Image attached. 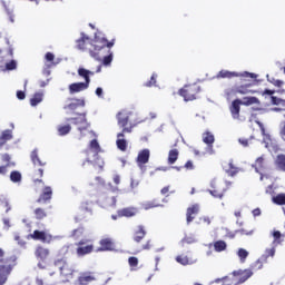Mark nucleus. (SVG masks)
Returning <instances> with one entry per match:
<instances>
[{
	"mask_svg": "<svg viewBox=\"0 0 285 285\" xmlns=\"http://www.w3.org/2000/svg\"><path fill=\"white\" fill-rule=\"evenodd\" d=\"M199 215V205L195 204L187 208L186 212V222L187 224H191L194 222L195 217Z\"/></svg>",
	"mask_w": 285,
	"mask_h": 285,
	"instance_id": "20",
	"label": "nucleus"
},
{
	"mask_svg": "<svg viewBox=\"0 0 285 285\" xmlns=\"http://www.w3.org/2000/svg\"><path fill=\"white\" fill-rule=\"evenodd\" d=\"M203 141L208 146L209 149L213 150V144H215V135L210 131H205L203 134Z\"/></svg>",
	"mask_w": 285,
	"mask_h": 285,
	"instance_id": "27",
	"label": "nucleus"
},
{
	"mask_svg": "<svg viewBox=\"0 0 285 285\" xmlns=\"http://www.w3.org/2000/svg\"><path fill=\"white\" fill-rule=\"evenodd\" d=\"M43 101V94L42 92H36L33 97L30 99L31 106H39Z\"/></svg>",
	"mask_w": 285,
	"mask_h": 285,
	"instance_id": "38",
	"label": "nucleus"
},
{
	"mask_svg": "<svg viewBox=\"0 0 285 285\" xmlns=\"http://www.w3.org/2000/svg\"><path fill=\"white\" fill-rule=\"evenodd\" d=\"M148 161H150V149L140 150L136 158L137 165L141 168V166H146Z\"/></svg>",
	"mask_w": 285,
	"mask_h": 285,
	"instance_id": "17",
	"label": "nucleus"
},
{
	"mask_svg": "<svg viewBox=\"0 0 285 285\" xmlns=\"http://www.w3.org/2000/svg\"><path fill=\"white\" fill-rule=\"evenodd\" d=\"M179 159V149H170L168 153L167 161L169 166H173Z\"/></svg>",
	"mask_w": 285,
	"mask_h": 285,
	"instance_id": "29",
	"label": "nucleus"
},
{
	"mask_svg": "<svg viewBox=\"0 0 285 285\" xmlns=\"http://www.w3.org/2000/svg\"><path fill=\"white\" fill-rule=\"evenodd\" d=\"M78 117L67 118L66 121H72L75 126H79V132H83V130H88L90 124H88V119L86 118V114H77Z\"/></svg>",
	"mask_w": 285,
	"mask_h": 285,
	"instance_id": "9",
	"label": "nucleus"
},
{
	"mask_svg": "<svg viewBox=\"0 0 285 285\" xmlns=\"http://www.w3.org/2000/svg\"><path fill=\"white\" fill-rule=\"evenodd\" d=\"M30 237L36 242H42V244H50V242H52V235L38 229L33 230Z\"/></svg>",
	"mask_w": 285,
	"mask_h": 285,
	"instance_id": "14",
	"label": "nucleus"
},
{
	"mask_svg": "<svg viewBox=\"0 0 285 285\" xmlns=\"http://www.w3.org/2000/svg\"><path fill=\"white\" fill-rule=\"evenodd\" d=\"M253 85L246 83V85H239L235 86L230 90L226 91V96L230 97V95H255L257 90L250 89Z\"/></svg>",
	"mask_w": 285,
	"mask_h": 285,
	"instance_id": "8",
	"label": "nucleus"
},
{
	"mask_svg": "<svg viewBox=\"0 0 285 285\" xmlns=\"http://www.w3.org/2000/svg\"><path fill=\"white\" fill-rule=\"evenodd\" d=\"M242 104L243 106H259L261 101L257 97H244Z\"/></svg>",
	"mask_w": 285,
	"mask_h": 285,
	"instance_id": "34",
	"label": "nucleus"
},
{
	"mask_svg": "<svg viewBox=\"0 0 285 285\" xmlns=\"http://www.w3.org/2000/svg\"><path fill=\"white\" fill-rule=\"evenodd\" d=\"M86 106V101L82 99H73V102H70L69 105L65 106V110H77V108H81Z\"/></svg>",
	"mask_w": 285,
	"mask_h": 285,
	"instance_id": "26",
	"label": "nucleus"
},
{
	"mask_svg": "<svg viewBox=\"0 0 285 285\" xmlns=\"http://www.w3.org/2000/svg\"><path fill=\"white\" fill-rule=\"evenodd\" d=\"M35 177H43V168H39L35 170Z\"/></svg>",
	"mask_w": 285,
	"mask_h": 285,
	"instance_id": "63",
	"label": "nucleus"
},
{
	"mask_svg": "<svg viewBox=\"0 0 285 285\" xmlns=\"http://www.w3.org/2000/svg\"><path fill=\"white\" fill-rule=\"evenodd\" d=\"M12 57H14V52L11 46L7 49H0V70L2 72L17 70V61Z\"/></svg>",
	"mask_w": 285,
	"mask_h": 285,
	"instance_id": "4",
	"label": "nucleus"
},
{
	"mask_svg": "<svg viewBox=\"0 0 285 285\" xmlns=\"http://www.w3.org/2000/svg\"><path fill=\"white\" fill-rule=\"evenodd\" d=\"M226 248L227 245L224 240H217L214 243V250H216V253H223V250H226Z\"/></svg>",
	"mask_w": 285,
	"mask_h": 285,
	"instance_id": "40",
	"label": "nucleus"
},
{
	"mask_svg": "<svg viewBox=\"0 0 285 285\" xmlns=\"http://www.w3.org/2000/svg\"><path fill=\"white\" fill-rule=\"evenodd\" d=\"M86 164L89 166H92L94 170L97 175L104 173V167L106 166V163L104 161V158L97 156L95 160L87 159L82 163V168H86Z\"/></svg>",
	"mask_w": 285,
	"mask_h": 285,
	"instance_id": "11",
	"label": "nucleus"
},
{
	"mask_svg": "<svg viewBox=\"0 0 285 285\" xmlns=\"http://www.w3.org/2000/svg\"><path fill=\"white\" fill-rule=\"evenodd\" d=\"M90 150H94L96 155H99L101 153V146L99 145V141L97 139H92L89 144Z\"/></svg>",
	"mask_w": 285,
	"mask_h": 285,
	"instance_id": "42",
	"label": "nucleus"
},
{
	"mask_svg": "<svg viewBox=\"0 0 285 285\" xmlns=\"http://www.w3.org/2000/svg\"><path fill=\"white\" fill-rule=\"evenodd\" d=\"M128 264H129L130 268H137V266H139V258H137L135 256H130L128 258Z\"/></svg>",
	"mask_w": 285,
	"mask_h": 285,
	"instance_id": "50",
	"label": "nucleus"
},
{
	"mask_svg": "<svg viewBox=\"0 0 285 285\" xmlns=\"http://www.w3.org/2000/svg\"><path fill=\"white\" fill-rule=\"evenodd\" d=\"M21 179H22V176H21V174L19 171H17V170L11 171L10 180L13 184H19V181H21Z\"/></svg>",
	"mask_w": 285,
	"mask_h": 285,
	"instance_id": "44",
	"label": "nucleus"
},
{
	"mask_svg": "<svg viewBox=\"0 0 285 285\" xmlns=\"http://www.w3.org/2000/svg\"><path fill=\"white\" fill-rule=\"evenodd\" d=\"M210 188L212 190H223V193H226V187H224V183L222 180H212Z\"/></svg>",
	"mask_w": 285,
	"mask_h": 285,
	"instance_id": "36",
	"label": "nucleus"
},
{
	"mask_svg": "<svg viewBox=\"0 0 285 285\" xmlns=\"http://www.w3.org/2000/svg\"><path fill=\"white\" fill-rule=\"evenodd\" d=\"M1 161L6 164L4 166H7V168H10V166H14V164H12V157H10L9 154H2Z\"/></svg>",
	"mask_w": 285,
	"mask_h": 285,
	"instance_id": "46",
	"label": "nucleus"
},
{
	"mask_svg": "<svg viewBox=\"0 0 285 285\" xmlns=\"http://www.w3.org/2000/svg\"><path fill=\"white\" fill-rule=\"evenodd\" d=\"M0 137H2V139H4L7 142L10 141L12 139V130H3Z\"/></svg>",
	"mask_w": 285,
	"mask_h": 285,
	"instance_id": "51",
	"label": "nucleus"
},
{
	"mask_svg": "<svg viewBox=\"0 0 285 285\" xmlns=\"http://www.w3.org/2000/svg\"><path fill=\"white\" fill-rule=\"evenodd\" d=\"M243 102L240 99L233 100L232 105L229 106V111L233 119H239V112L242 110Z\"/></svg>",
	"mask_w": 285,
	"mask_h": 285,
	"instance_id": "19",
	"label": "nucleus"
},
{
	"mask_svg": "<svg viewBox=\"0 0 285 285\" xmlns=\"http://www.w3.org/2000/svg\"><path fill=\"white\" fill-rule=\"evenodd\" d=\"M273 204H276V206H285V194H278L272 198Z\"/></svg>",
	"mask_w": 285,
	"mask_h": 285,
	"instance_id": "39",
	"label": "nucleus"
},
{
	"mask_svg": "<svg viewBox=\"0 0 285 285\" xmlns=\"http://www.w3.org/2000/svg\"><path fill=\"white\" fill-rule=\"evenodd\" d=\"M208 193L212 195V197H215V199H224V195L226 194L220 189H208Z\"/></svg>",
	"mask_w": 285,
	"mask_h": 285,
	"instance_id": "43",
	"label": "nucleus"
},
{
	"mask_svg": "<svg viewBox=\"0 0 285 285\" xmlns=\"http://www.w3.org/2000/svg\"><path fill=\"white\" fill-rule=\"evenodd\" d=\"M107 206H117V197L111 196L106 198Z\"/></svg>",
	"mask_w": 285,
	"mask_h": 285,
	"instance_id": "57",
	"label": "nucleus"
},
{
	"mask_svg": "<svg viewBox=\"0 0 285 285\" xmlns=\"http://www.w3.org/2000/svg\"><path fill=\"white\" fill-rule=\"evenodd\" d=\"M33 215H35V218L38 219V222H41V220L46 219V217H48V212H46L45 208L37 207L33 210Z\"/></svg>",
	"mask_w": 285,
	"mask_h": 285,
	"instance_id": "31",
	"label": "nucleus"
},
{
	"mask_svg": "<svg viewBox=\"0 0 285 285\" xmlns=\"http://www.w3.org/2000/svg\"><path fill=\"white\" fill-rule=\"evenodd\" d=\"M159 206H161V204H159V202H157V199L149 200V202L142 204V207L145 210H150V208H159Z\"/></svg>",
	"mask_w": 285,
	"mask_h": 285,
	"instance_id": "41",
	"label": "nucleus"
},
{
	"mask_svg": "<svg viewBox=\"0 0 285 285\" xmlns=\"http://www.w3.org/2000/svg\"><path fill=\"white\" fill-rule=\"evenodd\" d=\"M214 284H220V285H233V284H236V281H235V277L232 278V277H228V276H224L223 278H216L214 281Z\"/></svg>",
	"mask_w": 285,
	"mask_h": 285,
	"instance_id": "32",
	"label": "nucleus"
},
{
	"mask_svg": "<svg viewBox=\"0 0 285 285\" xmlns=\"http://www.w3.org/2000/svg\"><path fill=\"white\" fill-rule=\"evenodd\" d=\"M83 235V227H78L71 232V237H81Z\"/></svg>",
	"mask_w": 285,
	"mask_h": 285,
	"instance_id": "54",
	"label": "nucleus"
},
{
	"mask_svg": "<svg viewBox=\"0 0 285 285\" xmlns=\"http://www.w3.org/2000/svg\"><path fill=\"white\" fill-rule=\"evenodd\" d=\"M45 58H46V61L52 62V61H55V53L47 52Z\"/></svg>",
	"mask_w": 285,
	"mask_h": 285,
	"instance_id": "62",
	"label": "nucleus"
},
{
	"mask_svg": "<svg viewBox=\"0 0 285 285\" xmlns=\"http://www.w3.org/2000/svg\"><path fill=\"white\" fill-rule=\"evenodd\" d=\"M139 215V208L130 206V207H124L121 209H118V217H137Z\"/></svg>",
	"mask_w": 285,
	"mask_h": 285,
	"instance_id": "15",
	"label": "nucleus"
},
{
	"mask_svg": "<svg viewBox=\"0 0 285 285\" xmlns=\"http://www.w3.org/2000/svg\"><path fill=\"white\" fill-rule=\"evenodd\" d=\"M118 121V126L121 129L120 132L117 134L116 146L118 150L121 153H126L128 150V141H126V135H130L132 132V128H135V124L130 122V112L119 111L116 116Z\"/></svg>",
	"mask_w": 285,
	"mask_h": 285,
	"instance_id": "2",
	"label": "nucleus"
},
{
	"mask_svg": "<svg viewBox=\"0 0 285 285\" xmlns=\"http://www.w3.org/2000/svg\"><path fill=\"white\" fill-rule=\"evenodd\" d=\"M83 90H88V83L86 82H73L69 85L70 95H75V92H81Z\"/></svg>",
	"mask_w": 285,
	"mask_h": 285,
	"instance_id": "21",
	"label": "nucleus"
},
{
	"mask_svg": "<svg viewBox=\"0 0 285 285\" xmlns=\"http://www.w3.org/2000/svg\"><path fill=\"white\" fill-rule=\"evenodd\" d=\"M115 46V39L108 41L105 37L95 36L94 39L86 36V33H81V38L77 40L78 50H82V52H89L92 59L101 60V51L106 48L110 50Z\"/></svg>",
	"mask_w": 285,
	"mask_h": 285,
	"instance_id": "1",
	"label": "nucleus"
},
{
	"mask_svg": "<svg viewBox=\"0 0 285 285\" xmlns=\"http://www.w3.org/2000/svg\"><path fill=\"white\" fill-rule=\"evenodd\" d=\"M0 208L4 210V213H10V204L6 200L0 202Z\"/></svg>",
	"mask_w": 285,
	"mask_h": 285,
	"instance_id": "56",
	"label": "nucleus"
},
{
	"mask_svg": "<svg viewBox=\"0 0 285 285\" xmlns=\"http://www.w3.org/2000/svg\"><path fill=\"white\" fill-rule=\"evenodd\" d=\"M14 240L18 242L19 246H21L22 248L26 247V240H23L21 236L16 235Z\"/></svg>",
	"mask_w": 285,
	"mask_h": 285,
	"instance_id": "60",
	"label": "nucleus"
},
{
	"mask_svg": "<svg viewBox=\"0 0 285 285\" xmlns=\"http://www.w3.org/2000/svg\"><path fill=\"white\" fill-rule=\"evenodd\" d=\"M109 55L105 56L102 59V63L104 66H110V63H112V52H110V50H108Z\"/></svg>",
	"mask_w": 285,
	"mask_h": 285,
	"instance_id": "53",
	"label": "nucleus"
},
{
	"mask_svg": "<svg viewBox=\"0 0 285 285\" xmlns=\"http://www.w3.org/2000/svg\"><path fill=\"white\" fill-rule=\"evenodd\" d=\"M272 237H273V245L277 246V245L282 244V242H284L283 237H285V235L282 234V232L274 229L272 232Z\"/></svg>",
	"mask_w": 285,
	"mask_h": 285,
	"instance_id": "28",
	"label": "nucleus"
},
{
	"mask_svg": "<svg viewBox=\"0 0 285 285\" xmlns=\"http://www.w3.org/2000/svg\"><path fill=\"white\" fill-rule=\"evenodd\" d=\"M52 199V187L46 186L37 199V204H48Z\"/></svg>",
	"mask_w": 285,
	"mask_h": 285,
	"instance_id": "16",
	"label": "nucleus"
},
{
	"mask_svg": "<svg viewBox=\"0 0 285 285\" xmlns=\"http://www.w3.org/2000/svg\"><path fill=\"white\" fill-rule=\"evenodd\" d=\"M55 266L59 268L60 275L65 277V279H72V275H75V269L71 265L68 264L66 258H58L53 262Z\"/></svg>",
	"mask_w": 285,
	"mask_h": 285,
	"instance_id": "6",
	"label": "nucleus"
},
{
	"mask_svg": "<svg viewBox=\"0 0 285 285\" xmlns=\"http://www.w3.org/2000/svg\"><path fill=\"white\" fill-rule=\"evenodd\" d=\"M199 92H202V87L197 83L185 85L179 89L178 95L184 98V101H195L198 99Z\"/></svg>",
	"mask_w": 285,
	"mask_h": 285,
	"instance_id": "5",
	"label": "nucleus"
},
{
	"mask_svg": "<svg viewBox=\"0 0 285 285\" xmlns=\"http://www.w3.org/2000/svg\"><path fill=\"white\" fill-rule=\"evenodd\" d=\"M14 266H17V256L6 257V252L0 248V285L8 282V276L12 273Z\"/></svg>",
	"mask_w": 285,
	"mask_h": 285,
	"instance_id": "3",
	"label": "nucleus"
},
{
	"mask_svg": "<svg viewBox=\"0 0 285 285\" xmlns=\"http://www.w3.org/2000/svg\"><path fill=\"white\" fill-rule=\"evenodd\" d=\"M146 235H148V230L146 229V226L138 225L132 232V240L136 244H141V242L146 239Z\"/></svg>",
	"mask_w": 285,
	"mask_h": 285,
	"instance_id": "13",
	"label": "nucleus"
},
{
	"mask_svg": "<svg viewBox=\"0 0 285 285\" xmlns=\"http://www.w3.org/2000/svg\"><path fill=\"white\" fill-rule=\"evenodd\" d=\"M176 262L181 264V266H188V264H190V258L186 255H179L176 257Z\"/></svg>",
	"mask_w": 285,
	"mask_h": 285,
	"instance_id": "45",
	"label": "nucleus"
},
{
	"mask_svg": "<svg viewBox=\"0 0 285 285\" xmlns=\"http://www.w3.org/2000/svg\"><path fill=\"white\" fill-rule=\"evenodd\" d=\"M78 75H79V77L85 78V83H87V86H90V75H95V72H92L88 69L79 68Z\"/></svg>",
	"mask_w": 285,
	"mask_h": 285,
	"instance_id": "30",
	"label": "nucleus"
},
{
	"mask_svg": "<svg viewBox=\"0 0 285 285\" xmlns=\"http://www.w3.org/2000/svg\"><path fill=\"white\" fill-rule=\"evenodd\" d=\"M157 83V75H153L150 80H148L147 82H145V87L146 88H153V86H155Z\"/></svg>",
	"mask_w": 285,
	"mask_h": 285,
	"instance_id": "52",
	"label": "nucleus"
},
{
	"mask_svg": "<svg viewBox=\"0 0 285 285\" xmlns=\"http://www.w3.org/2000/svg\"><path fill=\"white\" fill-rule=\"evenodd\" d=\"M61 255H69L70 254V245H65L60 249Z\"/></svg>",
	"mask_w": 285,
	"mask_h": 285,
	"instance_id": "59",
	"label": "nucleus"
},
{
	"mask_svg": "<svg viewBox=\"0 0 285 285\" xmlns=\"http://www.w3.org/2000/svg\"><path fill=\"white\" fill-rule=\"evenodd\" d=\"M266 263V257L258 258L254 264H252V271H262V268H264V264Z\"/></svg>",
	"mask_w": 285,
	"mask_h": 285,
	"instance_id": "37",
	"label": "nucleus"
},
{
	"mask_svg": "<svg viewBox=\"0 0 285 285\" xmlns=\"http://www.w3.org/2000/svg\"><path fill=\"white\" fill-rule=\"evenodd\" d=\"M239 144H242L244 146V148H247L248 146V139L246 138H239L238 139Z\"/></svg>",
	"mask_w": 285,
	"mask_h": 285,
	"instance_id": "64",
	"label": "nucleus"
},
{
	"mask_svg": "<svg viewBox=\"0 0 285 285\" xmlns=\"http://www.w3.org/2000/svg\"><path fill=\"white\" fill-rule=\"evenodd\" d=\"M272 104L273 106H282V104H285V100L277 98L275 96H272Z\"/></svg>",
	"mask_w": 285,
	"mask_h": 285,
	"instance_id": "55",
	"label": "nucleus"
},
{
	"mask_svg": "<svg viewBox=\"0 0 285 285\" xmlns=\"http://www.w3.org/2000/svg\"><path fill=\"white\" fill-rule=\"evenodd\" d=\"M237 284H244L247 279L253 277V269H237L232 273Z\"/></svg>",
	"mask_w": 285,
	"mask_h": 285,
	"instance_id": "10",
	"label": "nucleus"
},
{
	"mask_svg": "<svg viewBox=\"0 0 285 285\" xmlns=\"http://www.w3.org/2000/svg\"><path fill=\"white\" fill-rule=\"evenodd\" d=\"M153 248L151 240H147L146 244H144L140 248V250H150Z\"/></svg>",
	"mask_w": 285,
	"mask_h": 285,
	"instance_id": "61",
	"label": "nucleus"
},
{
	"mask_svg": "<svg viewBox=\"0 0 285 285\" xmlns=\"http://www.w3.org/2000/svg\"><path fill=\"white\" fill-rule=\"evenodd\" d=\"M237 255H238L242 264H244V262H246V258L248 257V250H246L244 248H239L237 252Z\"/></svg>",
	"mask_w": 285,
	"mask_h": 285,
	"instance_id": "47",
	"label": "nucleus"
},
{
	"mask_svg": "<svg viewBox=\"0 0 285 285\" xmlns=\"http://www.w3.org/2000/svg\"><path fill=\"white\" fill-rule=\"evenodd\" d=\"M85 213H87L88 215H92V209H90L88 207H81L80 208V215H79L80 219H81V215H83Z\"/></svg>",
	"mask_w": 285,
	"mask_h": 285,
	"instance_id": "58",
	"label": "nucleus"
},
{
	"mask_svg": "<svg viewBox=\"0 0 285 285\" xmlns=\"http://www.w3.org/2000/svg\"><path fill=\"white\" fill-rule=\"evenodd\" d=\"M90 282H95V276L90 274H82L80 277H78V283L80 285H88Z\"/></svg>",
	"mask_w": 285,
	"mask_h": 285,
	"instance_id": "35",
	"label": "nucleus"
},
{
	"mask_svg": "<svg viewBox=\"0 0 285 285\" xmlns=\"http://www.w3.org/2000/svg\"><path fill=\"white\" fill-rule=\"evenodd\" d=\"M99 252L115 250V240L110 237L101 238L99 242Z\"/></svg>",
	"mask_w": 285,
	"mask_h": 285,
	"instance_id": "18",
	"label": "nucleus"
},
{
	"mask_svg": "<svg viewBox=\"0 0 285 285\" xmlns=\"http://www.w3.org/2000/svg\"><path fill=\"white\" fill-rule=\"evenodd\" d=\"M57 130L60 137H66V135H69L70 130H72V126H70V124L59 125Z\"/></svg>",
	"mask_w": 285,
	"mask_h": 285,
	"instance_id": "33",
	"label": "nucleus"
},
{
	"mask_svg": "<svg viewBox=\"0 0 285 285\" xmlns=\"http://www.w3.org/2000/svg\"><path fill=\"white\" fill-rule=\"evenodd\" d=\"M276 249L275 247L265 249V254L261 257H265V262H268V257H275Z\"/></svg>",
	"mask_w": 285,
	"mask_h": 285,
	"instance_id": "48",
	"label": "nucleus"
},
{
	"mask_svg": "<svg viewBox=\"0 0 285 285\" xmlns=\"http://www.w3.org/2000/svg\"><path fill=\"white\" fill-rule=\"evenodd\" d=\"M274 166L276 170L281 173H285V155L284 154H279L276 156L274 160Z\"/></svg>",
	"mask_w": 285,
	"mask_h": 285,
	"instance_id": "22",
	"label": "nucleus"
},
{
	"mask_svg": "<svg viewBox=\"0 0 285 285\" xmlns=\"http://www.w3.org/2000/svg\"><path fill=\"white\" fill-rule=\"evenodd\" d=\"M266 158L264 156H261L255 161V170L256 173H261V175L266 170L267 168Z\"/></svg>",
	"mask_w": 285,
	"mask_h": 285,
	"instance_id": "24",
	"label": "nucleus"
},
{
	"mask_svg": "<svg viewBox=\"0 0 285 285\" xmlns=\"http://www.w3.org/2000/svg\"><path fill=\"white\" fill-rule=\"evenodd\" d=\"M86 244H88V240H83V239L76 243V246H78L76 249L78 257H83L85 255H90V253H92V250H95L94 245H86Z\"/></svg>",
	"mask_w": 285,
	"mask_h": 285,
	"instance_id": "12",
	"label": "nucleus"
},
{
	"mask_svg": "<svg viewBox=\"0 0 285 285\" xmlns=\"http://www.w3.org/2000/svg\"><path fill=\"white\" fill-rule=\"evenodd\" d=\"M48 255H50V249L43 246H38L35 250L37 259H48Z\"/></svg>",
	"mask_w": 285,
	"mask_h": 285,
	"instance_id": "25",
	"label": "nucleus"
},
{
	"mask_svg": "<svg viewBox=\"0 0 285 285\" xmlns=\"http://www.w3.org/2000/svg\"><path fill=\"white\" fill-rule=\"evenodd\" d=\"M220 79H233V77H245L250 79H257V75L250 73L248 71L244 72H235V71H228V70H220L217 75Z\"/></svg>",
	"mask_w": 285,
	"mask_h": 285,
	"instance_id": "7",
	"label": "nucleus"
},
{
	"mask_svg": "<svg viewBox=\"0 0 285 285\" xmlns=\"http://www.w3.org/2000/svg\"><path fill=\"white\" fill-rule=\"evenodd\" d=\"M227 175H229V177H235V175H237V173H239V169L237 167H234L233 163H229V168L226 170Z\"/></svg>",
	"mask_w": 285,
	"mask_h": 285,
	"instance_id": "49",
	"label": "nucleus"
},
{
	"mask_svg": "<svg viewBox=\"0 0 285 285\" xmlns=\"http://www.w3.org/2000/svg\"><path fill=\"white\" fill-rule=\"evenodd\" d=\"M30 159L33 164V166H40L41 168H43V166H46V161L41 160V158H39V150L33 149L30 154Z\"/></svg>",
	"mask_w": 285,
	"mask_h": 285,
	"instance_id": "23",
	"label": "nucleus"
}]
</instances>
